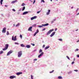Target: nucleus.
Returning a JSON list of instances; mask_svg holds the SVG:
<instances>
[{
    "instance_id": "1",
    "label": "nucleus",
    "mask_w": 79,
    "mask_h": 79,
    "mask_svg": "<svg viewBox=\"0 0 79 79\" xmlns=\"http://www.w3.org/2000/svg\"><path fill=\"white\" fill-rule=\"evenodd\" d=\"M9 46V45H8V44H6L5 48L3 49L2 50H3V51H5V50H6L8 49Z\"/></svg>"
},
{
    "instance_id": "2",
    "label": "nucleus",
    "mask_w": 79,
    "mask_h": 79,
    "mask_svg": "<svg viewBox=\"0 0 79 79\" xmlns=\"http://www.w3.org/2000/svg\"><path fill=\"white\" fill-rule=\"evenodd\" d=\"M18 57H21V55H22V51H20L18 52Z\"/></svg>"
},
{
    "instance_id": "3",
    "label": "nucleus",
    "mask_w": 79,
    "mask_h": 79,
    "mask_svg": "<svg viewBox=\"0 0 79 79\" xmlns=\"http://www.w3.org/2000/svg\"><path fill=\"white\" fill-rule=\"evenodd\" d=\"M53 30V29H52V30H50L47 34L46 35H49V34H50V33H51V32H52V31H53V30Z\"/></svg>"
},
{
    "instance_id": "4",
    "label": "nucleus",
    "mask_w": 79,
    "mask_h": 79,
    "mask_svg": "<svg viewBox=\"0 0 79 79\" xmlns=\"http://www.w3.org/2000/svg\"><path fill=\"white\" fill-rule=\"evenodd\" d=\"M13 52V51L12 50H10L9 52L7 54V56H9V55H10V54H11V53H12Z\"/></svg>"
},
{
    "instance_id": "5",
    "label": "nucleus",
    "mask_w": 79,
    "mask_h": 79,
    "mask_svg": "<svg viewBox=\"0 0 79 79\" xmlns=\"http://www.w3.org/2000/svg\"><path fill=\"white\" fill-rule=\"evenodd\" d=\"M12 40H14V41H15V40H16V36H15L14 37V36H12Z\"/></svg>"
},
{
    "instance_id": "6",
    "label": "nucleus",
    "mask_w": 79,
    "mask_h": 79,
    "mask_svg": "<svg viewBox=\"0 0 79 79\" xmlns=\"http://www.w3.org/2000/svg\"><path fill=\"white\" fill-rule=\"evenodd\" d=\"M2 32L3 33H5V32H6V27H4L2 31Z\"/></svg>"
},
{
    "instance_id": "7",
    "label": "nucleus",
    "mask_w": 79,
    "mask_h": 79,
    "mask_svg": "<svg viewBox=\"0 0 79 79\" xmlns=\"http://www.w3.org/2000/svg\"><path fill=\"white\" fill-rule=\"evenodd\" d=\"M44 55V52H42L38 56V58H40Z\"/></svg>"
},
{
    "instance_id": "8",
    "label": "nucleus",
    "mask_w": 79,
    "mask_h": 79,
    "mask_svg": "<svg viewBox=\"0 0 79 79\" xmlns=\"http://www.w3.org/2000/svg\"><path fill=\"white\" fill-rule=\"evenodd\" d=\"M32 27H30L28 29V31H32Z\"/></svg>"
},
{
    "instance_id": "9",
    "label": "nucleus",
    "mask_w": 79,
    "mask_h": 79,
    "mask_svg": "<svg viewBox=\"0 0 79 79\" xmlns=\"http://www.w3.org/2000/svg\"><path fill=\"white\" fill-rule=\"evenodd\" d=\"M55 32H56L55 31L53 32L52 34L51 35L50 37H53V35H54L55 34Z\"/></svg>"
},
{
    "instance_id": "10",
    "label": "nucleus",
    "mask_w": 79,
    "mask_h": 79,
    "mask_svg": "<svg viewBox=\"0 0 79 79\" xmlns=\"http://www.w3.org/2000/svg\"><path fill=\"white\" fill-rule=\"evenodd\" d=\"M16 77L15 76H10V79H14V78H16Z\"/></svg>"
},
{
    "instance_id": "11",
    "label": "nucleus",
    "mask_w": 79,
    "mask_h": 79,
    "mask_svg": "<svg viewBox=\"0 0 79 79\" xmlns=\"http://www.w3.org/2000/svg\"><path fill=\"white\" fill-rule=\"evenodd\" d=\"M23 74L22 72H19L16 73V74L17 76H19V75H20V74Z\"/></svg>"
},
{
    "instance_id": "12",
    "label": "nucleus",
    "mask_w": 79,
    "mask_h": 79,
    "mask_svg": "<svg viewBox=\"0 0 79 79\" xmlns=\"http://www.w3.org/2000/svg\"><path fill=\"white\" fill-rule=\"evenodd\" d=\"M36 16H35L33 17H32V18H31V20H33V19H35V18H36Z\"/></svg>"
},
{
    "instance_id": "13",
    "label": "nucleus",
    "mask_w": 79,
    "mask_h": 79,
    "mask_svg": "<svg viewBox=\"0 0 79 79\" xmlns=\"http://www.w3.org/2000/svg\"><path fill=\"white\" fill-rule=\"evenodd\" d=\"M42 26H48V23H46V24H42Z\"/></svg>"
},
{
    "instance_id": "14",
    "label": "nucleus",
    "mask_w": 79,
    "mask_h": 79,
    "mask_svg": "<svg viewBox=\"0 0 79 79\" xmlns=\"http://www.w3.org/2000/svg\"><path fill=\"white\" fill-rule=\"evenodd\" d=\"M17 0L13 1L11 2V3H16V2H17Z\"/></svg>"
},
{
    "instance_id": "15",
    "label": "nucleus",
    "mask_w": 79,
    "mask_h": 79,
    "mask_svg": "<svg viewBox=\"0 0 79 79\" xmlns=\"http://www.w3.org/2000/svg\"><path fill=\"white\" fill-rule=\"evenodd\" d=\"M28 13V11L25 12L23 13V15H26V14H27Z\"/></svg>"
},
{
    "instance_id": "16",
    "label": "nucleus",
    "mask_w": 79,
    "mask_h": 79,
    "mask_svg": "<svg viewBox=\"0 0 79 79\" xmlns=\"http://www.w3.org/2000/svg\"><path fill=\"white\" fill-rule=\"evenodd\" d=\"M26 47H27V48H29L31 47V46L29 45H27L26 46Z\"/></svg>"
},
{
    "instance_id": "17",
    "label": "nucleus",
    "mask_w": 79,
    "mask_h": 79,
    "mask_svg": "<svg viewBox=\"0 0 79 79\" xmlns=\"http://www.w3.org/2000/svg\"><path fill=\"white\" fill-rule=\"evenodd\" d=\"M43 53L42 52V49H40L39 51V53Z\"/></svg>"
},
{
    "instance_id": "18",
    "label": "nucleus",
    "mask_w": 79,
    "mask_h": 79,
    "mask_svg": "<svg viewBox=\"0 0 79 79\" xmlns=\"http://www.w3.org/2000/svg\"><path fill=\"white\" fill-rule=\"evenodd\" d=\"M58 78L59 79H63V77H61V76H59L58 77Z\"/></svg>"
},
{
    "instance_id": "19",
    "label": "nucleus",
    "mask_w": 79,
    "mask_h": 79,
    "mask_svg": "<svg viewBox=\"0 0 79 79\" xmlns=\"http://www.w3.org/2000/svg\"><path fill=\"white\" fill-rule=\"evenodd\" d=\"M50 48V46H47L45 48V50H47V49H48V48Z\"/></svg>"
},
{
    "instance_id": "20",
    "label": "nucleus",
    "mask_w": 79,
    "mask_h": 79,
    "mask_svg": "<svg viewBox=\"0 0 79 79\" xmlns=\"http://www.w3.org/2000/svg\"><path fill=\"white\" fill-rule=\"evenodd\" d=\"M20 45L21 47H25V46H24V45L23 44H21Z\"/></svg>"
},
{
    "instance_id": "21",
    "label": "nucleus",
    "mask_w": 79,
    "mask_h": 79,
    "mask_svg": "<svg viewBox=\"0 0 79 79\" xmlns=\"http://www.w3.org/2000/svg\"><path fill=\"white\" fill-rule=\"evenodd\" d=\"M3 0H1L0 1L1 5H2V2H3Z\"/></svg>"
},
{
    "instance_id": "22",
    "label": "nucleus",
    "mask_w": 79,
    "mask_h": 79,
    "mask_svg": "<svg viewBox=\"0 0 79 79\" xmlns=\"http://www.w3.org/2000/svg\"><path fill=\"white\" fill-rule=\"evenodd\" d=\"M25 10V6H23V8L22 11H24Z\"/></svg>"
},
{
    "instance_id": "23",
    "label": "nucleus",
    "mask_w": 79,
    "mask_h": 79,
    "mask_svg": "<svg viewBox=\"0 0 79 79\" xmlns=\"http://www.w3.org/2000/svg\"><path fill=\"white\" fill-rule=\"evenodd\" d=\"M3 53V51H0V54H2V53Z\"/></svg>"
},
{
    "instance_id": "24",
    "label": "nucleus",
    "mask_w": 79,
    "mask_h": 79,
    "mask_svg": "<svg viewBox=\"0 0 79 79\" xmlns=\"http://www.w3.org/2000/svg\"><path fill=\"white\" fill-rule=\"evenodd\" d=\"M19 26V23H18V24L16 25V27H18V26Z\"/></svg>"
},
{
    "instance_id": "25",
    "label": "nucleus",
    "mask_w": 79,
    "mask_h": 79,
    "mask_svg": "<svg viewBox=\"0 0 79 79\" xmlns=\"http://www.w3.org/2000/svg\"><path fill=\"white\" fill-rule=\"evenodd\" d=\"M36 24H34L32 25V27H36Z\"/></svg>"
},
{
    "instance_id": "26",
    "label": "nucleus",
    "mask_w": 79,
    "mask_h": 79,
    "mask_svg": "<svg viewBox=\"0 0 79 79\" xmlns=\"http://www.w3.org/2000/svg\"><path fill=\"white\" fill-rule=\"evenodd\" d=\"M43 26H44L42 25V26H38V27H39L41 28V27H43Z\"/></svg>"
},
{
    "instance_id": "27",
    "label": "nucleus",
    "mask_w": 79,
    "mask_h": 79,
    "mask_svg": "<svg viewBox=\"0 0 79 79\" xmlns=\"http://www.w3.org/2000/svg\"><path fill=\"white\" fill-rule=\"evenodd\" d=\"M66 57L68 58V60H70V58H69V57L68 56H67Z\"/></svg>"
},
{
    "instance_id": "28",
    "label": "nucleus",
    "mask_w": 79,
    "mask_h": 79,
    "mask_svg": "<svg viewBox=\"0 0 79 79\" xmlns=\"http://www.w3.org/2000/svg\"><path fill=\"white\" fill-rule=\"evenodd\" d=\"M24 5H25V4H24V3H23L21 5V6H24Z\"/></svg>"
},
{
    "instance_id": "29",
    "label": "nucleus",
    "mask_w": 79,
    "mask_h": 79,
    "mask_svg": "<svg viewBox=\"0 0 79 79\" xmlns=\"http://www.w3.org/2000/svg\"><path fill=\"white\" fill-rule=\"evenodd\" d=\"M39 29H37L36 32L37 34V33H39Z\"/></svg>"
},
{
    "instance_id": "30",
    "label": "nucleus",
    "mask_w": 79,
    "mask_h": 79,
    "mask_svg": "<svg viewBox=\"0 0 79 79\" xmlns=\"http://www.w3.org/2000/svg\"><path fill=\"white\" fill-rule=\"evenodd\" d=\"M60 41H63V40L61 39H58Z\"/></svg>"
},
{
    "instance_id": "31",
    "label": "nucleus",
    "mask_w": 79,
    "mask_h": 79,
    "mask_svg": "<svg viewBox=\"0 0 79 79\" xmlns=\"http://www.w3.org/2000/svg\"><path fill=\"white\" fill-rule=\"evenodd\" d=\"M49 14H50V12H47V13H46V15H49Z\"/></svg>"
},
{
    "instance_id": "32",
    "label": "nucleus",
    "mask_w": 79,
    "mask_h": 79,
    "mask_svg": "<svg viewBox=\"0 0 79 79\" xmlns=\"http://www.w3.org/2000/svg\"><path fill=\"white\" fill-rule=\"evenodd\" d=\"M36 34H37V33H36V32H35L34 35V36H35V35H36Z\"/></svg>"
},
{
    "instance_id": "33",
    "label": "nucleus",
    "mask_w": 79,
    "mask_h": 79,
    "mask_svg": "<svg viewBox=\"0 0 79 79\" xmlns=\"http://www.w3.org/2000/svg\"><path fill=\"white\" fill-rule=\"evenodd\" d=\"M7 35H8L9 34V31H7V33H6Z\"/></svg>"
},
{
    "instance_id": "34",
    "label": "nucleus",
    "mask_w": 79,
    "mask_h": 79,
    "mask_svg": "<svg viewBox=\"0 0 79 79\" xmlns=\"http://www.w3.org/2000/svg\"><path fill=\"white\" fill-rule=\"evenodd\" d=\"M31 45H32L33 46H35V44H33L32 43L31 44Z\"/></svg>"
},
{
    "instance_id": "35",
    "label": "nucleus",
    "mask_w": 79,
    "mask_h": 79,
    "mask_svg": "<svg viewBox=\"0 0 79 79\" xmlns=\"http://www.w3.org/2000/svg\"><path fill=\"white\" fill-rule=\"evenodd\" d=\"M20 37L21 39H22V37H23V36H22V35H20Z\"/></svg>"
},
{
    "instance_id": "36",
    "label": "nucleus",
    "mask_w": 79,
    "mask_h": 79,
    "mask_svg": "<svg viewBox=\"0 0 79 79\" xmlns=\"http://www.w3.org/2000/svg\"><path fill=\"white\" fill-rule=\"evenodd\" d=\"M53 71H54V70H53L52 71L50 72V73H53Z\"/></svg>"
},
{
    "instance_id": "37",
    "label": "nucleus",
    "mask_w": 79,
    "mask_h": 79,
    "mask_svg": "<svg viewBox=\"0 0 79 79\" xmlns=\"http://www.w3.org/2000/svg\"><path fill=\"white\" fill-rule=\"evenodd\" d=\"M72 73V72L70 71L69 73H68V74H71V73Z\"/></svg>"
},
{
    "instance_id": "38",
    "label": "nucleus",
    "mask_w": 79,
    "mask_h": 79,
    "mask_svg": "<svg viewBox=\"0 0 79 79\" xmlns=\"http://www.w3.org/2000/svg\"><path fill=\"white\" fill-rule=\"evenodd\" d=\"M15 44H16V45H19V44L16 42L15 43Z\"/></svg>"
},
{
    "instance_id": "39",
    "label": "nucleus",
    "mask_w": 79,
    "mask_h": 79,
    "mask_svg": "<svg viewBox=\"0 0 79 79\" xmlns=\"http://www.w3.org/2000/svg\"><path fill=\"white\" fill-rule=\"evenodd\" d=\"M74 71H75L76 72H78V70H74Z\"/></svg>"
},
{
    "instance_id": "40",
    "label": "nucleus",
    "mask_w": 79,
    "mask_h": 79,
    "mask_svg": "<svg viewBox=\"0 0 79 79\" xmlns=\"http://www.w3.org/2000/svg\"><path fill=\"white\" fill-rule=\"evenodd\" d=\"M31 79H33V76L32 75H31Z\"/></svg>"
},
{
    "instance_id": "41",
    "label": "nucleus",
    "mask_w": 79,
    "mask_h": 79,
    "mask_svg": "<svg viewBox=\"0 0 79 79\" xmlns=\"http://www.w3.org/2000/svg\"><path fill=\"white\" fill-rule=\"evenodd\" d=\"M33 4H34V3L35 2V0H33Z\"/></svg>"
},
{
    "instance_id": "42",
    "label": "nucleus",
    "mask_w": 79,
    "mask_h": 79,
    "mask_svg": "<svg viewBox=\"0 0 79 79\" xmlns=\"http://www.w3.org/2000/svg\"><path fill=\"white\" fill-rule=\"evenodd\" d=\"M41 2H43L44 3V2H45V1L44 0H41Z\"/></svg>"
},
{
    "instance_id": "43",
    "label": "nucleus",
    "mask_w": 79,
    "mask_h": 79,
    "mask_svg": "<svg viewBox=\"0 0 79 79\" xmlns=\"http://www.w3.org/2000/svg\"><path fill=\"white\" fill-rule=\"evenodd\" d=\"M74 61H73V62H72L71 64H74Z\"/></svg>"
},
{
    "instance_id": "44",
    "label": "nucleus",
    "mask_w": 79,
    "mask_h": 79,
    "mask_svg": "<svg viewBox=\"0 0 79 79\" xmlns=\"http://www.w3.org/2000/svg\"><path fill=\"white\" fill-rule=\"evenodd\" d=\"M40 11H39L37 12V14H39V13H40Z\"/></svg>"
},
{
    "instance_id": "45",
    "label": "nucleus",
    "mask_w": 79,
    "mask_h": 79,
    "mask_svg": "<svg viewBox=\"0 0 79 79\" xmlns=\"http://www.w3.org/2000/svg\"><path fill=\"white\" fill-rule=\"evenodd\" d=\"M54 21H55V20H54L53 21H51V23H53V22H54Z\"/></svg>"
},
{
    "instance_id": "46",
    "label": "nucleus",
    "mask_w": 79,
    "mask_h": 79,
    "mask_svg": "<svg viewBox=\"0 0 79 79\" xmlns=\"http://www.w3.org/2000/svg\"><path fill=\"white\" fill-rule=\"evenodd\" d=\"M37 59H34V61H37Z\"/></svg>"
},
{
    "instance_id": "47",
    "label": "nucleus",
    "mask_w": 79,
    "mask_h": 79,
    "mask_svg": "<svg viewBox=\"0 0 79 79\" xmlns=\"http://www.w3.org/2000/svg\"><path fill=\"white\" fill-rule=\"evenodd\" d=\"M48 12L49 13H50V10H48Z\"/></svg>"
},
{
    "instance_id": "48",
    "label": "nucleus",
    "mask_w": 79,
    "mask_h": 79,
    "mask_svg": "<svg viewBox=\"0 0 79 79\" xmlns=\"http://www.w3.org/2000/svg\"><path fill=\"white\" fill-rule=\"evenodd\" d=\"M45 45L44 44L43 45V48H44L45 47Z\"/></svg>"
},
{
    "instance_id": "49",
    "label": "nucleus",
    "mask_w": 79,
    "mask_h": 79,
    "mask_svg": "<svg viewBox=\"0 0 79 79\" xmlns=\"http://www.w3.org/2000/svg\"><path fill=\"white\" fill-rule=\"evenodd\" d=\"M12 11H15V10L14 9H12Z\"/></svg>"
},
{
    "instance_id": "50",
    "label": "nucleus",
    "mask_w": 79,
    "mask_h": 79,
    "mask_svg": "<svg viewBox=\"0 0 79 79\" xmlns=\"http://www.w3.org/2000/svg\"><path fill=\"white\" fill-rule=\"evenodd\" d=\"M77 58H79V55H77Z\"/></svg>"
},
{
    "instance_id": "51",
    "label": "nucleus",
    "mask_w": 79,
    "mask_h": 79,
    "mask_svg": "<svg viewBox=\"0 0 79 79\" xmlns=\"http://www.w3.org/2000/svg\"><path fill=\"white\" fill-rule=\"evenodd\" d=\"M46 29H45V28H44L43 29V31H45Z\"/></svg>"
},
{
    "instance_id": "52",
    "label": "nucleus",
    "mask_w": 79,
    "mask_h": 79,
    "mask_svg": "<svg viewBox=\"0 0 79 79\" xmlns=\"http://www.w3.org/2000/svg\"><path fill=\"white\" fill-rule=\"evenodd\" d=\"M76 51H78L79 50V49H77L76 50Z\"/></svg>"
},
{
    "instance_id": "53",
    "label": "nucleus",
    "mask_w": 79,
    "mask_h": 79,
    "mask_svg": "<svg viewBox=\"0 0 79 79\" xmlns=\"http://www.w3.org/2000/svg\"><path fill=\"white\" fill-rule=\"evenodd\" d=\"M79 15V13H78L77 15H77Z\"/></svg>"
},
{
    "instance_id": "54",
    "label": "nucleus",
    "mask_w": 79,
    "mask_h": 79,
    "mask_svg": "<svg viewBox=\"0 0 79 79\" xmlns=\"http://www.w3.org/2000/svg\"><path fill=\"white\" fill-rule=\"evenodd\" d=\"M57 30V28H56V29H55V31H56Z\"/></svg>"
},
{
    "instance_id": "55",
    "label": "nucleus",
    "mask_w": 79,
    "mask_h": 79,
    "mask_svg": "<svg viewBox=\"0 0 79 79\" xmlns=\"http://www.w3.org/2000/svg\"><path fill=\"white\" fill-rule=\"evenodd\" d=\"M5 6H6V7H7V5H5Z\"/></svg>"
},
{
    "instance_id": "56",
    "label": "nucleus",
    "mask_w": 79,
    "mask_h": 79,
    "mask_svg": "<svg viewBox=\"0 0 79 79\" xmlns=\"http://www.w3.org/2000/svg\"><path fill=\"white\" fill-rule=\"evenodd\" d=\"M78 31V29H77V30H76V31Z\"/></svg>"
},
{
    "instance_id": "57",
    "label": "nucleus",
    "mask_w": 79,
    "mask_h": 79,
    "mask_svg": "<svg viewBox=\"0 0 79 79\" xmlns=\"http://www.w3.org/2000/svg\"><path fill=\"white\" fill-rule=\"evenodd\" d=\"M71 8H72V9H73V7H71Z\"/></svg>"
},
{
    "instance_id": "58",
    "label": "nucleus",
    "mask_w": 79,
    "mask_h": 79,
    "mask_svg": "<svg viewBox=\"0 0 79 79\" xmlns=\"http://www.w3.org/2000/svg\"><path fill=\"white\" fill-rule=\"evenodd\" d=\"M79 42V40H78V41H77V42Z\"/></svg>"
},
{
    "instance_id": "59",
    "label": "nucleus",
    "mask_w": 79,
    "mask_h": 79,
    "mask_svg": "<svg viewBox=\"0 0 79 79\" xmlns=\"http://www.w3.org/2000/svg\"><path fill=\"white\" fill-rule=\"evenodd\" d=\"M79 42V40H78V41H77V42Z\"/></svg>"
},
{
    "instance_id": "60",
    "label": "nucleus",
    "mask_w": 79,
    "mask_h": 79,
    "mask_svg": "<svg viewBox=\"0 0 79 79\" xmlns=\"http://www.w3.org/2000/svg\"><path fill=\"white\" fill-rule=\"evenodd\" d=\"M50 1H51V2H52V0H50Z\"/></svg>"
},
{
    "instance_id": "61",
    "label": "nucleus",
    "mask_w": 79,
    "mask_h": 79,
    "mask_svg": "<svg viewBox=\"0 0 79 79\" xmlns=\"http://www.w3.org/2000/svg\"><path fill=\"white\" fill-rule=\"evenodd\" d=\"M36 49L34 51L35 52V51H36Z\"/></svg>"
},
{
    "instance_id": "62",
    "label": "nucleus",
    "mask_w": 79,
    "mask_h": 79,
    "mask_svg": "<svg viewBox=\"0 0 79 79\" xmlns=\"http://www.w3.org/2000/svg\"><path fill=\"white\" fill-rule=\"evenodd\" d=\"M14 26H15V24H14Z\"/></svg>"
},
{
    "instance_id": "63",
    "label": "nucleus",
    "mask_w": 79,
    "mask_h": 79,
    "mask_svg": "<svg viewBox=\"0 0 79 79\" xmlns=\"http://www.w3.org/2000/svg\"><path fill=\"white\" fill-rule=\"evenodd\" d=\"M30 0V1H31V0Z\"/></svg>"
}]
</instances>
